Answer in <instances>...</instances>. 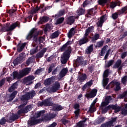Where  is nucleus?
Segmentation results:
<instances>
[{
    "mask_svg": "<svg viewBox=\"0 0 127 127\" xmlns=\"http://www.w3.org/2000/svg\"><path fill=\"white\" fill-rule=\"evenodd\" d=\"M18 24H19V23L16 22L14 23H13L11 25L9 26V23L6 24L5 27L4 28L3 30L4 31H10L11 30H13L16 26H18Z\"/></svg>",
    "mask_w": 127,
    "mask_h": 127,
    "instance_id": "9",
    "label": "nucleus"
},
{
    "mask_svg": "<svg viewBox=\"0 0 127 127\" xmlns=\"http://www.w3.org/2000/svg\"><path fill=\"white\" fill-rule=\"evenodd\" d=\"M83 63H84V62L83 61V59L80 57V58H78L76 59V61H75L74 64L76 66H79V65H83Z\"/></svg>",
    "mask_w": 127,
    "mask_h": 127,
    "instance_id": "21",
    "label": "nucleus"
},
{
    "mask_svg": "<svg viewBox=\"0 0 127 127\" xmlns=\"http://www.w3.org/2000/svg\"><path fill=\"white\" fill-rule=\"evenodd\" d=\"M58 115L57 113H48L45 116L42 117L41 119L43 121H48L56 118Z\"/></svg>",
    "mask_w": 127,
    "mask_h": 127,
    "instance_id": "6",
    "label": "nucleus"
},
{
    "mask_svg": "<svg viewBox=\"0 0 127 127\" xmlns=\"http://www.w3.org/2000/svg\"><path fill=\"white\" fill-rule=\"evenodd\" d=\"M38 10H39V8L38 7L34 8L30 11V13H31V14H34V13H36Z\"/></svg>",
    "mask_w": 127,
    "mask_h": 127,
    "instance_id": "42",
    "label": "nucleus"
},
{
    "mask_svg": "<svg viewBox=\"0 0 127 127\" xmlns=\"http://www.w3.org/2000/svg\"><path fill=\"white\" fill-rule=\"evenodd\" d=\"M30 63H32V58H30L26 62V64L27 65H29V64H30Z\"/></svg>",
    "mask_w": 127,
    "mask_h": 127,
    "instance_id": "62",
    "label": "nucleus"
},
{
    "mask_svg": "<svg viewBox=\"0 0 127 127\" xmlns=\"http://www.w3.org/2000/svg\"><path fill=\"white\" fill-rule=\"evenodd\" d=\"M26 45V43H24L23 44H22V45L20 46H19L17 48V52H21L22 50H23V48L25 47V46Z\"/></svg>",
    "mask_w": 127,
    "mask_h": 127,
    "instance_id": "34",
    "label": "nucleus"
},
{
    "mask_svg": "<svg viewBox=\"0 0 127 127\" xmlns=\"http://www.w3.org/2000/svg\"><path fill=\"white\" fill-rule=\"evenodd\" d=\"M63 21H64V18H60L57 20L56 24H60V23H62Z\"/></svg>",
    "mask_w": 127,
    "mask_h": 127,
    "instance_id": "48",
    "label": "nucleus"
},
{
    "mask_svg": "<svg viewBox=\"0 0 127 127\" xmlns=\"http://www.w3.org/2000/svg\"><path fill=\"white\" fill-rule=\"evenodd\" d=\"M61 88V84L58 81H56L54 85L51 88L48 89L50 93H56Z\"/></svg>",
    "mask_w": 127,
    "mask_h": 127,
    "instance_id": "8",
    "label": "nucleus"
},
{
    "mask_svg": "<svg viewBox=\"0 0 127 127\" xmlns=\"http://www.w3.org/2000/svg\"><path fill=\"white\" fill-rule=\"evenodd\" d=\"M38 34H39V32L37 29L33 28L30 32V33L27 36V39H31V38H32V37H33V38H35V37H36Z\"/></svg>",
    "mask_w": 127,
    "mask_h": 127,
    "instance_id": "10",
    "label": "nucleus"
},
{
    "mask_svg": "<svg viewBox=\"0 0 127 127\" xmlns=\"http://www.w3.org/2000/svg\"><path fill=\"white\" fill-rule=\"evenodd\" d=\"M18 118H19V116H18V115L16 114H13L11 116H10L9 118L7 119V122L10 123L18 119Z\"/></svg>",
    "mask_w": 127,
    "mask_h": 127,
    "instance_id": "15",
    "label": "nucleus"
},
{
    "mask_svg": "<svg viewBox=\"0 0 127 127\" xmlns=\"http://www.w3.org/2000/svg\"><path fill=\"white\" fill-rule=\"evenodd\" d=\"M6 122H7V120L5 119L4 117H2L0 120V124L1 125H4Z\"/></svg>",
    "mask_w": 127,
    "mask_h": 127,
    "instance_id": "44",
    "label": "nucleus"
},
{
    "mask_svg": "<svg viewBox=\"0 0 127 127\" xmlns=\"http://www.w3.org/2000/svg\"><path fill=\"white\" fill-rule=\"evenodd\" d=\"M108 1H110V0H99L98 2L101 5L104 6Z\"/></svg>",
    "mask_w": 127,
    "mask_h": 127,
    "instance_id": "38",
    "label": "nucleus"
},
{
    "mask_svg": "<svg viewBox=\"0 0 127 127\" xmlns=\"http://www.w3.org/2000/svg\"><path fill=\"white\" fill-rule=\"evenodd\" d=\"M94 31V27H90L88 28L85 31V36H88L89 35V33L90 32H93Z\"/></svg>",
    "mask_w": 127,
    "mask_h": 127,
    "instance_id": "30",
    "label": "nucleus"
},
{
    "mask_svg": "<svg viewBox=\"0 0 127 127\" xmlns=\"http://www.w3.org/2000/svg\"><path fill=\"white\" fill-rule=\"evenodd\" d=\"M98 90L96 89H92L90 93H86L85 95V98L87 99H92V98H95L97 94Z\"/></svg>",
    "mask_w": 127,
    "mask_h": 127,
    "instance_id": "13",
    "label": "nucleus"
},
{
    "mask_svg": "<svg viewBox=\"0 0 127 127\" xmlns=\"http://www.w3.org/2000/svg\"><path fill=\"white\" fill-rule=\"evenodd\" d=\"M94 49V46L93 45H91L89 47H88L86 51V54H90L92 51H93Z\"/></svg>",
    "mask_w": 127,
    "mask_h": 127,
    "instance_id": "31",
    "label": "nucleus"
},
{
    "mask_svg": "<svg viewBox=\"0 0 127 127\" xmlns=\"http://www.w3.org/2000/svg\"><path fill=\"white\" fill-rule=\"evenodd\" d=\"M117 117H112L111 120L110 121L102 124L100 127H112L114 126V123L117 121Z\"/></svg>",
    "mask_w": 127,
    "mask_h": 127,
    "instance_id": "7",
    "label": "nucleus"
},
{
    "mask_svg": "<svg viewBox=\"0 0 127 127\" xmlns=\"http://www.w3.org/2000/svg\"><path fill=\"white\" fill-rule=\"evenodd\" d=\"M107 48H108V46H105L103 47V48L101 50V52L100 54L101 56H104L105 55V53Z\"/></svg>",
    "mask_w": 127,
    "mask_h": 127,
    "instance_id": "37",
    "label": "nucleus"
},
{
    "mask_svg": "<svg viewBox=\"0 0 127 127\" xmlns=\"http://www.w3.org/2000/svg\"><path fill=\"white\" fill-rule=\"evenodd\" d=\"M47 50L46 48H45L43 49L41 52H40L39 53H38L36 55V57L37 58H41V57H43V56L44 55V53L46 52V51Z\"/></svg>",
    "mask_w": 127,
    "mask_h": 127,
    "instance_id": "22",
    "label": "nucleus"
},
{
    "mask_svg": "<svg viewBox=\"0 0 127 127\" xmlns=\"http://www.w3.org/2000/svg\"><path fill=\"white\" fill-rule=\"evenodd\" d=\"M61 122L64 125L66 126L69 122V121L65 119H62L61 120Z\"/></svg>",
    "mask_w": 127,
    "mask_h": 127,
    "instance_id": "46",
    "label": "nucleus"
},
{
    "mask_svg": "<svg viewBox=\"0 0 127 127\" xmlns=\"http://www.w3.org/2000/svg\"><path fill=\"white\" fill-rule=\"evenodd\" d=\"M64 14H65V11L62 10L59 11L57 15L58 16H62V15H64Z\"/></svg>",
    "mask_w": 127,
    "mask_h": 127,
    "instance_id": "55",
    "label": "nucleus"
},
{
    "mask_svg": "<svg viewBox=\"0 0 127 127\" xmlns=\"http://www.w3.org/2000/svg\"><path fill=\"white\" fill-rule=\"evenodd\" d=\"M51 29H52V25L48 24L45 28L44 30L46 32L49 31V30H51Z\"/></svg>",
    "mask_w": 127,
    "mask_h": 127,
    "instance_id": "40",
    "label": "nucleus"
},
{
    "mask_svg": "<svg viewBox=\"0 0 127 127\" xmlns=\"http://www.w3.org/2000/svg\"><path fill=\"white\" fill-rule=\"evenodd\" d=\"M118 16H119V14L117 12L112 14V18L113 19H117Z\"/></svg>",
    "mask_w": 127,
    "mask_h": 127,
    "instance_id": "58",
    "label": "nucleus"
},
{
    "mask_svg": "<svg viewBox=\"0 0 127 127\" xmlns=\"http://www.w3.org/2000/svg\"><path fill=\"white\" fill-rule=\"evenodd\" d=\"M43 122L42 118L37 119L36 117H33L31 118L30 120L28 121V124L30 126H35L38 124L41 123Z\"/></svg>",
    "mask_w": 127,
    "mask_h": 127,
    "instance_id": "5",
    "label": "nucleus"
},
{
    "mask_svg": "<svg viewBox=\"0 0 127 127\" xmlns=\"http://www.w3.org/2000/svg\"><path fill=\"white\" fill-rule=\"evenodd\" d=\"M54 105V102L52 101V98L51 97H49L47 98L42 102L39 101L38 103V105L39 106H48L50 107Z\"/></svg>",
    "mask_w": 127,
    "mask_h": 127,
    "instance_id": "4",
    "label": "nucleus"
},
{
    "mask_svg": "<svg viewBox=\"0 0 127 127\" xmlns=\"http://www.w3.org/2000/svg\"><path fill=\"white\" fill-rule=\"evenodd\" d=\"M127 96V91H125L122 94H119L118 99H124Z\"/></svg>",
    "mask_w": 127,
    "mask_h": 127,
    "instance_id": "35",
    "label": "nucleus"
},
{
    "mask_svg": "<svg viewBox=\"0 0 127 127\" xmlns=\"http://www.w3.org/2000/svg\"><path fill=\"white\" fill-rule=\"evenodd\" d=\"M67 72H68V68H63L61 72L60 73V77H64L66 74H67Z\"/></svg>",
    "mask_w": 127,
    "mask_h": 127,
    "instance_id": "25",
    "label": "nucleus"
},
{
    "mask_svg": "<svg viewBox=\"0 0 127 127\" xmlns=\"http://www.w3.org/2000/svg\"><path fill=\"white\" fill-rule=\"evenodd\" d=\"M69 44H72V41H68L61 48V51H64V50H66L67 48V50H66L61 57V61L62 64H66L67 63V61L70 57L69 55L71 53V49L68 47V45H69Z\"/></svg>",
    "mask_w": 127,
    "mask_h": 127,
    "instance_id": "1",
    "label": "nucleus"
},
{
    "mask_svg": "<svg viewBox=\"0 0 127 127\" xmlns=\"http://www.w3.org/2000/svg\"><path fill=\"white\" fill-rule=\"evenodd\" d=\"M16 95H17V91H14L9 96V99L7 100V102H10L12 100H13L14 98L16 96Z\"/></svg>",
    "mask_w": 127,
    "mask_h": 127,
    "instance_id": "18",
    "label": "nucleus"
},
{
    "mask_svg": "<svg viewBox=\"0 0 127 127\" xmlns=\"http://www.w3.org/2000/svg\"><path fill=\"white\" fill-rule=\"evenodd\" d=\"M107 20V16L106 15H104L102 17L100 18V20L97 22V26L102 27L103 26V24L104 23V21Z\"/></svg>",
    "mask_w": 127,
    "mask_h": 127,
    "instance_id": "16",
    "label": "nucleus"
},
{
    "mask_svg": "<svg viewBox=\"0 0 127 127\" xmlns=\"http://www.w3.org/2000/svg\"><path fill=\"white\" fill-rule=\"evenodd\" d=\"M57 123L56 122H53L51 125H50L48 127H56L57 126Z\"/></svg>",
    "mask_w": 127,
    "mask_h": 127,
    "instance_id": "64",
    "label": "nucleus"
},
{
    "mask_svg": "<svg viewBox=\"0 0 127 127\" xmlns=\"http://www.w3.org/2000/svg\"><path fill=\"white\" fill-rule=\"evenodd\" d=\"M59 34H60V33L59 32V31H56L54 33H53L51 35L50 37L52 38V39H53L54 38H57L58 36H59Z\"/></svg>",
    "mask_w": 127,
    "mask_h": 127,
    "instance_id": "28",
    "label": "nucleus"
},
{
    "mask_svg": "<svg viewBox=\"0 0 127 127\" xmlns=\"http://www.w3.org/2000/svg\"><path fill=\"white\" fill-rule=\"evenodd\" d=\"M102 83H103V86L104 87H106V86L108 84V80H103Z\"/></svg>",
    "mask_w": 127,
    "mask_h": 127,
    "instance_id": "57",
    "label": "nucleus"
},
{
    "mask_svg": "<svg viewBox=\"0 0 127 127\" xmlns=\"http://www.w3.org/2000/svg\"><path fill=\"white\" fill-rule=\"evenodd\" d=\"M85 13V9H82L81 8H79L77 11V15H82Z\"/></svg>",
    "mask_w": 127,
    "mask_h": 127,
    "instance_id": "36",
    "label": "nucleus"
},
{
    "mask_svg": "<svg viewBox=\"0 0 127 127\" xmlns=\"http://www.w3.org/2000/svg\"><path fill=\"white\" fill-rule=\"evenodd\" d=\"M109 74H110L109 69H106V70H105L103 75V80H107V78H108V76H109Z\"/></svg>",
    "mask_w": 127,
    "mask_h": 127,
    "instance_id": "26",
    "label": "nucleus"
},
{
    "mask_svg": "<svg viewBox=\"0 0 127 127\" xmlns=\"http://www.w3.org/2000/svg\"><path fill=\"white\" fill-rule=\"evenodd\" d=\"M31 69L30 68H25L23 69L21 71L18 73L17 71H14L11 75V77L13 79H21L26 76L30 72Z\"/></svg>",
    "mask_w": 127,
    "mask_h": 127,
    "instance_id": "3",
    "label": "nucleus"
},
{
    "mask_svg": "<svg viewBox=\"0 0 127 127\" xmlns=\"http://www.w3.org/2000/svg\"><path fill=\"white\" fill-rule=\"evenodd\" d=\"M80 110H76L74 111V114L76 118H78L80 115Z\"/></svg>",
    "mask_w": 127,
    "mask_h": 127,
    "instance_id": "53",
    "label": "nucleus"
},
{
    "mask_svg": "<svg viewBox=\"0 0 127 127\" xmlns=\"http://www.w3.org/2000/svg\"><path fill=\"white\" fill-rule=\"evenodd\" d=\"M36 95L35 91L32 90L29 92H27L25 94L23 95L20 98V100L23 102V104L18 106V109L24 108L28 103L29 100L33 99V97Z\"/></svg>",
    "mask_w": 127,
    "mask_h": 127,
    "instance_id": "2",
    "label": "nucleus"
},
{
    "mask_svg": "<svg viewBox=\"0 0 127 127\" xmlns=\"http://www.w3.org/2000/svg\"><path fill=\"white\" fill-rule=\"evenodd\" d=\"M96 111V110L95 108L94 107V106H90L89 111L91 113H92Z\"/></svg>",
    "mask_w": 127,
    "mask_h": 127,
    "instance_id": "54",
    "label": "nucleus"
},
{
    "mask_svg": "<svg viewBox=\"0 0 127 127\" xmlns=\"http://www.w3.org/2000/svg\"><path fill=\"white\" fill-rule=\"evenodd\" d=\"M111 109V105H108L104 109L102 110V114H105L108 112V111Z\"/></svg>",
    "mask_w": 127,
    "mask_h": 127,
    "instance_id": "33",
    "label": "nucleus"
},
{
    "mask_svg": "<svg viewBox=\"0 0 127 127\" xmlns=\"http://www.w3.org/2000/svg\"><path fill=\"white\" fill-rule=\"evenodd\" d=\"M45 113V111H44V110L40 111L39 112H37L35 114L36 117H35L36 118V119H37V118L40 117L41 116L43 117V114H44Z\"/></svg>",
    "mask_w": 127,
    "mask_h": 127,
    "instance_id": "24",
    "label": "nucleus"
},
{
    "mask_svg": "<svg viewBox=\"0 0 127 127\" xmlns=\"http://www.w3.org/2000/svg\"><path fill=\"white\" fill-rule=\"evenodd\" d=\"M110 84H112L111 88H114V87L116 86V88H114V91H115L116 92H118V91L121 90L120 83L119 82H115L114 81H112L111 82H110Z\"/></svg>",
    "mask_w": 127,
    "mask_h": 127,
    "instance_id": "14",
    "label": "nucleus"
},
{
    "mask_svg": "<svg viewBox=\"0 0 127 127\" xmlns=\"http://www.w3.org/2000/svg\"><path fill=\"white\" fill-rule=\"evenodd\" d=\"M113 64H114V60H111L108 62V64H106L105 67L109 68V67L112 66Z\"/></svg>",
    "mask_w": 127,
    "mask_h": 127,
    "instance_id": "49",
    "label": "nucleus"
},
{
    "mask_svg": "<svg viewBox=\"0 0 127 127\" xmlns=\"http://www.w3.org/2000/svg\"><path fill=\"white\" fill-rule=\"evenodd\" d=\"M104 45V41H101L100 42H97L96 47H102Z\"/></svg>",
    "mask_w": 127,
    "mask_h": 127,
    "instance_id": "47",
    "label": "nucleus"
},
{
    "mask_svg": "<svg viewBox=\"0 0 127 127\" xmlns=\"http://www.w3.org/2000/svg\"><path fill=\"white\" fill-rule=\"evenodd\" d=\"M111 107L113 110H115L114 112L116 113L119 112L121 110V107L118 106L117 104L116 105H111Z\"/></svg>",
    "mask_w": 127,
    "mask_h": 127,
    "instance_id": "17",
    "label": "nucleus"
},
{
    "mask_svg": "<svg viewBox=\"0 0 127 127\" xmlns=\"http://www.w3.org/2000/svg\"><path fill=\"white\" fill-rule=\"evenodd\" d=\"M17 86H18L17 82L14 83L11 86V87H10L8 88V92H9V93H11L12 92H13V91H14L15 90V89H16V88H17Z\"/></svg>",
    "mask_w": 127,
    "mask_h": 127,
    "instance_id": "19",
    "label": "nucleus"
},
{
    "mask_svg": "<svg viewBox=\"0 0 127 127\" xmlns=\"http://www.w3.org/2000/svg\"><path fill=\"white\" fill-rule=\"evenodd\" d=\"M53 69H54V64H52L49 68V73L52 72V70H53Z\"/></svg>",
    "mask_w": 127,
    "mask_h": 127,
    "instance_id": "61",
    "label": "nucleus"
},
{
    "mask_svg": "<svg viewBox=\"0 0 127 127\" xmlns=\"http://www.w3.org/2000/svg\"><path fill=\"white\" fill-rule=\"evenodd\" d=\"M74 109H75L76 110H80V105L78 103H76L75 104H74Z\"/></svg>",
    "mask_w": 127,
    "mask_h": 127,
    "instance_id": "59",
    "label": "nucleus"
},
{
    "mask_svg": "<svg viewBox=\"0 0 127 127\" xmlns=\"http://www.w3.org/2000/svg\"><path fill=\"white\" fill-rule=\"evenodd\" d=\"M122 64V60H118L114 65V68H119Z\"/></svg>",
    "mask_w": 127,
    "mask_h": 127,
    "instance_id": "32",
    "label": "nucleus"
},
{
    "mask_svg": "<svg viewBox=\"0 0 127 127\" xmlns=\"http://www.w3.org/2000/svg\"><path fill=\"white\" fill-rule=\"evenodd\" d=\"M41 20L42 22H47L49 20V17H43L41 19Z\"/></svg>",
    "mask_w": 127,
    "mask_h": 127,
    "instance_id": "52",
    "label": "nucleus"
},
{
    "mask_svg": "<svg viewBox=\"0 0 127 127\" xmlns=\"http://www.w3.org/2000/svg\"><path fill=\"white\" fill-rule=\"evenodd\" d=\"M53 82L52 80H45L44 82V84L45 86H50Z\"/></svg>",
    "mask_w": 127,
    "mask_h": 127,
    "instance_id": "41",
    "label": "nucleus"
},
{
    "mask_svg": "<svg viewBox=\"0 0 127 127\" xmlns=\"http://www.w3.org/2000/svg\"><path fill=\"white\" fill-rule=\"evenodd\" d=\"M77 127H84V124L81 121L77 124Z\"/></svg>",
    "mask_w": 127,
    "mask_h": 127,
    "instance_id": "51",
    "label": "nucleus"
},
{
    "mask_svg": "<svg viewBox=\"0 0 127 127\" xmlns=\"http://www.w3.org/2000/svg\"><path fill=\"white\" fill-rule=\"evenodd\" d=\"M31 109V105H28L27 106H26L25 108H21L20 110H19L17 112V114L18 115H20L22 114H26L29 111H30Z\"/></svg>",
    "mask_w": 127,
    "mask_h": 127,
    "instance_id": "12",
    "label": "nucleus"
},
{
    "mask_svg": "<svg viewBox=\"0 0 127 127\" xmlns=\"http://www.w3.org/2000/svg\"><path fill=\"white\" fill-rule=\"evenodd\" d=\"M122 114L124 115H127V109H124L122 111Z\"/></svg>",
    "mask_w": 127,
    "mask_h": 127,
    "instance_id": "63",
    "label": "nucleus"
},
{
    "mask_svg": "<svg viewBox=\"0 0 127 127\" xmlns=\"http://www.w3.org/2000/svg\"><path fill=\"white\" fill-rule=\"evenodd\" d=\"M88 36H86V35H84V37L82 39L79 40V45L85 44V43H87V42H88Z\"/></svg>",
    "mask_w": 127,
    "mask_h": 127,
    "instance_id": "20",
    "label": "nucleus"
},
{
    "mask_svg": "<svg viewBox=\"0 0 127 127\" xmlns=\"http://www.w3.org/2000/svg\"><path fill=\"white\" fill-rule=\"evenodd\" d=\"M35 77L33 75H29L26 78V80H34Z\"/></svg>",
    "mask_w": 127,
    "mask_h": 127,
    "instance_id": "60",
    "label": "nucleus"
},
{
    "mask_svg": "<svg viewBox=\"0 0 127 127\" xmlns=\"http://www.w3.org/2000/svg\"><path fill=\"white\" fill-rule=\"evenodd\" d=\"M54 109L55 111L59 112L64 109V107L61 105L56 104L54 107Z\"/></svg>",
    "mask_w": 127,
    "mask_h": 127,
    "instance_id": "23",
    "label": "nucleus"
},
{
    "mask_svg": "<svg viewBox=\"0 0 127 127\" xmlns=\"http://www.w3.org/2000/svg\"><path fill=\"white\" fill-rule=\"evenodd\" d=\"M75 34V28H72L68 32V37L71 38Z\"/></svg>",
    "mask_w": 127,
    "mask_h": 127,
    "instance_id": "29",
    "label": "nucleus"
},
{
    "mask_svg": "<svg viewBox=\"0 0 127 127\" xmlns=\"http://www.w3.org/2000/svg\"><path fill=\"white\" fill-rule=\"evenodd\" d=\"M117 5H118L117 2H112L110 4V7H111V8H115Z\"/></svg>",
    "mask_w": 127,
    "mask_h": 127,
    "instance_id": "50",
    "label": "nucleus"
},
{
    "mask_svg": "<svg viewBox=\"0 0 127 127\" xmlns=\"http://www.w3.org/2000/svg\"><path fill=\"white\" fill-rule=\"evenodd\" d=\"M43 70H44V68H40V69H37V70H36V71L35 72V75H39V74L40 73H41V72H42V71H43Z\"/></svg>",
    "mask_w": 127,
    "mask_h": 127,
    "instance_id": "56",
    "label": "nucleus"
},
{
    "mask_svg": "<svg viewBox=\"0 0 127 127\" xmlns=\"http://www.w3.org/2000/svg\"><path fill=\"white\" fill-rule=\"evenodd\" d=\"M112 100L113 99L111 96H107L105 98V101L109 104L110 103V101Z\"/></svg>",
    "mask_w": 127,
    "mask_h": 127,
    "instance_id": "39",
    "label": "nucleus"
},
{
    "mask_svg": "<svg viewBox=\"0 0 127 127\" xmlns=\"http://www.w3.org/2000/svg\"><path fill=\"white\" fill-rule=\"evenodd\" d=\"M99 38H100V35L96 34L92 38V39L93 41H95V40H98Z\"/></svg>",
    "mask_w": 127,
    "mask_h": 127,
    "instance_id": "45",
    "label": "nucleus"
},
{
    "mask_svg": "<svg viewBox=\"0 0 127 127\" xmlns=\"http://www.w3.org/2000/svg\"><path fill=\"white\" fill-rule=\"evenodd\" d=\"M24 58H25V54L23 53L19 55V57L17 58L13 62V63L14 66H16V65H18L19 63H20L21 61H22Z\"/></svg>",
    "mask_w": 127,
    "mask_h": 127,
    "instance_id": "11",
    "label": "nucleus"
},
{
    "mask_svg": "<svg viewBox=\"0 0 127 127\" xmlns=\"http://www.w3.org/2000/svg\"><path fill=\"white\" fill-rule=\"evenodd\" d=\"M75 18H76V17L74 16L69 17L68 18L67 23H68V24H70V25H71L74 23V21H75Z\"/></svg>",
    "mask_w": 127,
    "mask_h": 127,
    "instance_id": "27",
    "label": "nucleus"
},
{
    "mask_svg": "<svg viewBox=\"0 0 127 127\" xmlns=\"http://www.w3.org/2000/svg\"><path fill=\"white\" fill-rule=\"evenodd\" d=\"M105 121V118L104 117H102L101 118L98 119L97 121V123L98 124L103 123Z\"/></svg>",
    "mask_w": 127,
    "mask_h": 127,
    "instance_id": "43",
    "label": "nucleus"
}]
</instances>
